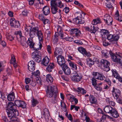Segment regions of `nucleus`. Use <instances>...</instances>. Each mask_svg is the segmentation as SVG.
I'll use <instances>...</instances> for the list:
<instances>
[{
    "label": "nucleus",
    "mask_w": 122,
    "mask_h": 122,
    "mask_svg": "<svg viewBox=\"0 0 122 122\" xmlns=\"http://www.w3.org/2000/svg\"><path fill=\"white\" fill-rule=\"evenodd\" d=\"M31 24L32 28L29 33L30 38L28 39L27 43L30 48H33L35 51H38L41 50L42 46L43 33L37 26H36L34 23L32 22Z\"/></svg>",
    "instance_id": "obj_1"
},
{
    "label": "nucleus",
    "mask_w": 122,
    "mask_h": 122,
    "mask_svg": "<svg viewBox=\"0 0 122 122\" xmlns=\"http://www.w3.org/2000/svg\"><path fill=\"white\" fill-rule=\"evenodd\" d=\"M16 106L12 102H9L7 109H6L8 117H10L13 115H18V112Z\"/></svg>",
    "instance_id": "obj_2"
},
{
    "label": "nucleus",
    "mask_w": 122,
    "mask_h": 122,
    "mask_svg": "<svg viewBox=\"0 0 122 122\" xmlns=\"http://www.w3.org/2000/svg\"><path fill=\"white\" fill-rule=\"evenodd\" d=\"M64 5L60 0H52L51 1V8L53 14H55L57 12L58 9L57 6L60 8L64 6Z\"/></svg>",
    "instance_id": "obj_3"
},
{
    "label": "nucleus",
    "mask_w": 122,
    "mask_h": 122,
    "mask_svg": "<svg viewBox=\"0 0 122 122\" xmlns=\"http://www.w3.org/2000/svg\"><path fill=\"white\" fill-rule=\"evenodd\" d=\"M109 53L111 55L112 61L119 63L122 67V53L118 52L116 54H114L111 51H109Z\"/></svg>",
    "instance_id": "obj_4"
},
{
    "label": "nucleus",
    "mask_w": 122,
    "mask_h": 122,
    "mask_svg": "<svg viewBox=\"0 0 122 122\" xmlns=\"http://www.w3.org/2000/svg\"><path fill=\"white\" fill-rule=\"evenodd\" d=\"M57 89L56 86H52L47 88L46 91V95L47 97L51 98L57 94Z\"/></svg>",
    "instance_id": "obj_5"
},
{
    "label": "nucleus",
    "mask_w": 122,
    "mask_h": 122,
    "mask_svg": "<svg viewBox=\"0 0 122 122\" xmlns=\"http://www.w3.org/2000/svg\"><path fill=\"white\" fill-rule=\"evenodd\" d=\"M82 76L80 72L75 71L73 73V75L72 77V80L76 82H79L81 81Z\"/></svg>",
    "instance_id": "obj_6"
},
{
    "label": "nucleus",
    "mask_w": 122,
    "mask_h": 122,
    "mask_svg": "<svg viewBox=\"0 0 122 122\" xmlns=\"http://www.w3.org/2000/svg\"><path fill=\"white\" fill-rule=\"evenodd\" d=\"M101 65L104 67V71L107 72L109 71L110 69L109 67L110 63L107 60L102 59L100 61Z\"/></svg>",
    "instance_id": "obj_7"
},
{
    "label": "nucleus",
    "mask_w": 122,
    "mask_h": 122,
    "mask_svg": "<svg viewBox=\"0 0 122 122\" xmlns=\"http://www.w3.org/2000/svg\"><path fill=\"white\" fill-rule=\"evenodd\" d=\"M36 51L33 52L31 54V57L33 59L36 61L39 62L41 61V57L40 52Z\"/></svg>",
    "instance_id": "obj_8"
},
{
    "label": "nucleus",
    "mask_w": 122,
    "mask_h": 122,
    "mask_svg": "<svg viewBox=\"0 0 122 122\" xmlns=\"http://www.w3.org/2000/svg\"><path fill=\"white\" fill-rule=\"evenodd\" d=\"M36 51L33 52L31 54V57L33 59L36 61L39 62L41 61V57L40 52Z\"/></svg>",
    "instance_id": "obj_9"
},
{
    "label": "nucleus",
    "mask_w": 122,
    "mask_h": 122,
    "mask_svg": "<svg viewBox=\"0 0 122 122\" xmlns=\"http://www.w3.org/2000/svg\"><path fill=\"white\" fill-rule=\"evenodd\" d=\"M92 75L94 76L95 78L101 81H103L105 79V77L102 73L93 72Z\"/></svg>",
    "instance_id": "obj_10"
},
{
    "label": "nucleus",
    "mask_w": 122,
    "mask_h": 122,
    "mask_svg": "<svg viewBox=\"0 0 122 122\" xmlns=\"http://www.w3.org/2000/svg\"><path fill=\"white\" fill-rule=\"evenodd\" d=\"M104 20L106 24L108 25H111L112 24V19L110 15L105 14L104 16Z\"/></svg>",
    "instance_id": "obj_11"
},
{
    "label": "nucleus",
    "mask_w": 122,
    "mask_h": 122,
    "mask_svg": "<svg viewBox=\"0 0 122 122\" xmlns=\"http://www.w3.org/2000/svg\"><path fill=\"white\" fill-rule=\"evenodd\" d=\"M10 25L12 27L17 28H18L20 25L19 21H16L14 18L10 19Z\"/></svg>",
    "instance_id": "obj_12"
},
{
    "label": "nucleus",
    "mask_w": 122,
    "mask_h": 122,
    "mask_svg": "<svg viewBox=\"0 0 122 122\" xmlns=\"http://www.w3.org/2000/svg\"><path fill=\"white\" fill-rule=\"evenodd\" d=\"M56 29L57 30V32H56L55 33L57 34V33H58L61 38L62 39H64L65 38V36L63 32V29L62 27L59 25H57L56 27Z\"/></svg>",
    "instance_id": "obj_13"
},
{
    "label": "nucleus",
    "mask_w": 122,
    "mask_h": 122,
    "mask_svg": "<svg viewBox=\"0 0 122 122\" xmlns=\"http://www.w3.org/2000/svg\"><path fill=\"white\" fill-rule=\"evenodd\" d=\"M112 92L113 96L115 99H117L119 97L121 92L119 89L113 87Z\"/></svg>",
    "instance_id": "obj_14"
},
{
    "label": "nucleus",
    "mask_w": 122,
    "mask_h": 122,
    "mask_svg": "<svg viewBox=\"0 0 122 122\" xmlns=\"http://www.w3.org/2000/svg\"><path fill=\"white\" fill-rule=\"evenodd\" d=\"M57 60L58 64L61 66L65 65V61L64 56L61 55L58 56Z\"/></svg>",
    "instance_id": "obj_15"
},
{
    "label": "nucleus",
    "mask_w": 122,
    "mask_h": 122,
    "mask_svg": "<svg viewBox=\"0 0 122 122\" xmlns=\"http://www.w3.org/2000/svg\"><path fill=\"white\" fill-rule=\"evenodd\" d=\"M15 104L17 107L25 108L26 107V104L24 102L18 100H15Z\"/></svg>",
    "instance_id": "obj_16"
},
{
    "label": "nucleus",
    "mask_w": 122,
    "mask_h": 122,
    "mask_svg": "<svg viewBox=\"0 0 122 122\" xmlns=\"http://www.w3.org/2000/svg\"><path fill=\"white\" fill-rule=\"evenodd\" d=\"M85 29L86 30L89 31L91 33L94 34H95L97 30V28H95L94 25H90L89 26H86L85 27Z\"/></svg>",
    "instance_id": "obj_17"
},
{
    "label": "nucleus",
    "mask_w": 122,
    "mask_h": 122,
    "mask_svg": "<svg viewBox=\"0 0 122 122\" xmlns=\"http://www.w3.org/2000/svg\"><path fill=\"white\" fill-rule=\"evenodd\" d=\"M20 42V44L24 48H25L28 47V44L26 41V39L24 36H22L21 37Z\"/></svg>",
    "instance_id": "obj_18"
},
{
    "label": "nucleus",
    "mask_w": 122,
    "mask_h": 122,
    "mask_svg": "<svg viewBox=\"0 0 122 122\" xmlns=\"http://www.w3.org/2000/svg\"><path fill=\"white\" fill-rule=\"evenodd\" d=\"M28 69L31 72H33L35 70V62L32 60L29 61L28 64Z\"/></svg>",
    "instance_id": "obj_19"
},
{
    "label": "nucleus",
    "mask_w": 122,
    "mask_h": 122,
    "mask_svg": "<svg viewBox=\"0 0 122 122\" xmlns=\"http://www.w3.org/2000/svg\"><path fill=\"white\" fill-rule=\"evenodd\" d=\"M62 69L64 74L66 75H69L71 73V71L68 66L66 65H64L62 67Z\"/></svg>",
    "instance_id": "obj_20"
},
{
    "label": "nucleus",
    "mask_w": 122,
    "mask_h": 122,
    "mask_svg": "<svg viewBox=\"0 0 122 122\" xmlns=\"http://www.w3.org/2000/svg\"><path fill=\"white\" fill-rule=\"evenodd\" d=\"M43 115L45 119H48L50 116V112L46 108H45L43 109Z\"/></svg>",
    "instance_id": "obj_21"
},
{
    "label": "nucleus",
    "mask_w": 122,
    "mask_h": 122,
    "mask_svg": "<svg viewBox=\"0 0 122 122\" xmlns=\"http://www.w3.org/2000/svg\"><path fill=\"white\" fill-rule=\"evenodd\" d=\"M55 67V66L53 63H50L46 68V71L49 72H51Z\"/></svg>",
    "instance_id": "obj_22"
},
{
    "label": "nucleus",
    "mask_w": 122,
    "mask_h": 122,
    "mask_svg": "<svg viewBox=\"0 0 122 122\" xmlns=\"http://www.w3.org/2000/svg\"><path fill=\"white\" fill-rule=\"evenodd\" d=\"M90 102L92 104H96L97 103L96 98L92 95H90L89 97Z\"/></svg>",
    "instance_id": "obj_23"
},
{
    "label": "nucleus",
    "mask_w": 122,
    "mask_h": 122,
    "mask_svg": "<svg viewBox=\"0 0 122 122\" xmlns=\"http://www.w3.org/2000/svg\"><path fill=\"white\" fill-rule=\"evenodd\" d=\"M43 14L45 15H47L50 13V9L49 7L47 6L44 7L42 9Z\"/></svg>",
    "instance_id": "obj_24"
},
{
    "label": "nucleus",
    "mask_w": 122,
    "mask_h": 122,
    "mask_svg": "<svg viewBox=\"0 0 122 122\" xmlns=\"http://www.w3.org/2000/svg\"><path fill=\"white\" fill-rule=\"evenodd\" d=\"M113 109L114 108L110 106L107 105L105 107L104 110L106 113H110Z\"/></svg>",
    "instance_id": "obj_25"
},
{
    "label": "nucleus",
    "mask_w": 122,
    "mask_h": 122,
    "mask_svg": "<svg viewBox=\"0 0 122 122\" xmlns=\"http://www.w3.org/2000/svg\"><path fill=\"white\" fill-rule=\"evenodd\" d=\"M49 62V59L47 56L45 57L41 61V64L45 66H47Z\"/></svg>",
    "instance_id": "obj_26"
},
{
    "label": "nucleus",
    "mask_w": 122,
    "mask_h": 122,
    "mask_svg": "<svg viewBox=\"0 0 122 122\" xmlns=\"http://www.w3.org/2000/svg\"><path fill=\"white\" fill-rule=\"evenodd\" d=\"M62 53V49L60 48H58L56 49L54 52V55L55 56H56L57 55H61Z\"/></svg>",
    "instance_id": "obj_27"
},
{
    "label": "nucleus",
    "mask_w": 122,
    "mask_h": 122,
    "mask_svg": "<svg viewBox=\"0 0 122 122\" xmlns=\"http://www.w3.org/2000/svg\"><path fill=\"white\" fill-rule=\"evenodd\" d=\"M8 100L10 101H12L14 100L15 98V93L14 92L8 94L7 96Z\"/></svg>",
    "instance_id": "obj_28"
},
{
    "label": "nucleus",
    "mask_w": 122,
    "mask_h": 122,
    "mask_svg": "<svg viewBox=\"0 0 122 122\" xmlns=\"http://www.w3.org/2000/svg\"><path fill=\"white\" fill-rule=\"evenodd\" d=\"M46 81L49 83H51L53 82L54 79L50 74H47L46 76Z\"/></svg>",
    "instance_id": "obj_29"
},
{
    "label": "nucleus",
    "mask_w": 122,
    "mask_h": 122,
    "mask_svg": "<svg viewBox=\"0 0 122 122\" xmlns=\"http://www.w3.org/2000/svg\"><path fill=\"white\" fill-rule=\"evenodd\" d=\"M69 64L71 68L73 70H76L77 69V65L74 62L69 60L68 61Z\"/></svg>",
    "instance_id": "obj_30"
},
{
    "label": "nucleus",
    "mask_w": 122,
    "mask_h": 122,
    "mask_svg": "<svg viewBox=\"0 0 122 122\" xmlns=\"http://www.w3.org/2000/svg\"><path fill=\"white\" fill-rule=\"evenodd\" d=\"M6 37L7 41H13L15 38V36L12 34L8 33L6 35Z\"/></svg>",
    "instance_id": "obj_31"
},
{
    "label": "nucleus",
    "mask_w": 122,
    "mask_h": 122,
    "mask_svg": "<svg viewBox=\"0 0 122 122\" xmlns=\"http://www.w3.org/2000/svg\"><path fill=\"white\" fill-rule=\"evenodd\" d=\"M18 115H13L10 117V119L11 122H20L19 119L16 117Z\"/></svg>",
    "instance_id": "obj_32"
},
{
    "label": "nucleus",
    "mask_w": 122,
    "mask_h": 122,
    "mask_svg": "<svg viewBox=\"0 0 122 122\" xmlns=\"http://www.w3.org/2000/svg\"><path fill=\"white\" fill-rule=\"evenodd\" d=\"M45 39H46L49 40L50 39L51 35V32L49 30H46L45 33Z\"/></svg>",
    "instance_id": "obj_33"
},
{
    "label": "nucleus",
    "mask_w": 122,
    "mask_h": 122,
    "mask_svg": "<svg viewBox=\"0 0 122 122\" xmlns=\"http://www.w3.org/2000/svg\"><path fill=\"white\" fill-rule=\"evenodd\" d=\"M110 114H111L112 116L115 118L118 117L119 116L117 112L114 109H113Z\"/></svg>",
    "instance_id": "obj_34"
},
{
    "label": "nucleus",
    "mask_w": 122,
    "mask_h": 122,
    "mask_svg": "<svg viewBox=\"0 0 122 122\" xmlns=\"http://www.w3.org/2000/svg\"><path fill=\"white\" fill-rule=\"evenodd\" d=\"M58 94H55V96H54L51 100V102L53 104L56 103L58 101Z\"/></svg>",
    "instance_id": "obj_35"
},
{
    "label": "nucleus",
    "mask_w": 122,
    "mask_h": 122,
    "mask_svg": "<svg viewBox=\"0 0 122 122\" xmlns=\"http://www.w3.org/2000/svg\"><path fill=\"white\" fill-rule=\"evenodd\" d=\"M100 32L102 36H104V37L107 36L109 33V31L107 30L102 29L101 30Z\"/></svg>",
    "instance_id": "obj_36"
},
{
    "label": "nucleus",
    "mask_w": 122,
    "mask_h": 122,
    "mask_svg": "<svg viewBox=\"0 0 122 122\" xmlns=\"http://www.w3.org/2000/svg\"><path fill=\"white\" fill-rule=\"evenodd\" d=\"M101 23V21L100 19L99 18H98L93 20L92 22V24L94 25H96L98 23Z\"/></svg>",
    "instance_id": "obj_37"
},
{
    "label": "nucleus",
    "mask_w": 122,
    "mask_h": 122,
    "mask_svg": "<svg viewBox=\"0 0 122 122\" xmlns=\"http://www.w3.org/2000/svg\"><path fill=\"white\" fill-rule=\"evenodd\" d=\"M86 60H87V64L90 67H91L92 65L94 64V61H92L91 59L89 58L87 59Z\"/></svg>",
    "instance_id": "obj_38"
},
{
    "label": "nucleus",
    "mask_w": 122,
    "mask_h": 122,
    "mask_svg": "<svg viewBox=\"0 0 122 122\" xmlns=\"http://www.w3.org/2000/svg\"><path fill=\"white\" fill-rule=\"evenodd\" d=\"M61 106L62 110L64 112H66V105L64 102H61Z\"/></svg>",
    "instance_id": "obj_39"
},
{
    "label": "nucleus",
    "mask_w": 122,
    "mask_h": 122,
    "mask_svg": "<svg viewBox=\"0 0 122 122\" xmlns=\"http://www.w3.org/2000/svg\"><path fill=\"white\" fill-rule=\"evenodd\" d=\"M111 71L112 75L116 78L119 75L117 71L115 69H112Z\"/></svg>",
    "instance_id": "obj_40"
},
{
    "label": "nucleus",
    "mask_w": 122,
    "mask_h": 122,
    "mask_svg": "<svg viewBox=\"0 0 122 122\" xmlns=\"http://www.w3.org/2000/svg\"><path fill=\"white\" fill-rule=\"evenodd\" d=\"M78 49V51L83 55L85 54L86 51L84 48L81 47H79Z\"/></svg>",
    "instance_id": "obj_41"
},
{
    "label": "nucleus",
    "mask_w": 122,
    "mask_h": 122,
    "mask_svg": "<svg viewBox=\"0 0 122 122\" xmlns=\"http://www.w3.org/2000/svg\"><path fill=\"white\" fill-rule=\"evenodd\" d=\"M31 102L32 106L33 107L36 106L38 103V101L34 98H33L31 100Z\"/></svg>",
    "instance_id": "obj_42"
},
{
    "label": "nucleus",
    "mask_w": 122,
    "mask_h": 122,
    "mask_svg": "<svg viewBox=\"0 0 122 122\" xmlns=\"http://www.w3.org/2000/svg\"><path fill=\"white\" fill-rule=\"evenodd\" d=\"M59 35H58V33L57 34L55 33L54 37L52 38L53 41L54 42H57L58 41V36Z\"/></svg>",
    "instance_id": "obj_43"
},
{
    "label": "nucleus",
    "mask_w": 122,
    "mask_h": 122,
    "mask_svg": "<svg viewBox=\"0 0 122 122\" xmlns=\"http://www.w3.org/2000/svg\"><path fill=\"white\" fill-rule=\"evenodd\" d=\"M78 29L77 28H74L71 29L70 30V34L74 35L75 34L76 32L78 30Z\"/></svg>",
    "instance_id": "obj_44"
},
{
    "label": "nucleus",
    "mask_w": 122,
    "mask_h": 122,
    "mask_svg": "<svg viewBox=\"0 0 122 122\" xmlns=\"http://www.w3.org/2000/svg\"><path fill=\"white\" fill-rule=\"evenodd\" d=\"M96 79L95 78L94 76V77L92 78V85H93V86L97 84V80H96Z\"/></svg>",
    "instance_id": "obj_45"
},
{
    "label": "nucleus",
    "mask_w": 122,
    "mask_h": 122,
    "mask_svg": "<svg viewBox=\"0 0 122 122\" xmlns=\"http://www.w3.org/2000/svg\"><path fill=\"white\" fill-rule=\"evenodd\" d=\"M104 81L106 82L107 84L109 85V86H111V83L110 80L108 78H107L105 79Z\"/></svg>",
    "instance_id": "obj_46"
},
{
    "label": "nucleus",
    "mask_w": 122,
    "mask_h": 122,
    "mask_svg": "<svg viewBox=\"0 0 122 122\" xmlns=\"http://www.w3.org/2000/svg\"><path fill=\"white\" fill-rule=\"evenodd\" d=\"M80 17H77L76 18L74 19L73 20L74 22L77 24H79V20H80Z\"/></svg>",
    "instance_id": "obj_47"
},
{
    "label": "nucleus",
    "mask_w": 122,
    "mask_h": 122,
    "mask_svg": "<svg viewBox=\"0 0 122 122\" xmlns=\"http://www.w3.org/2000/svg\"><path fill=\"white\" fill-rule=\"evenodd\" d=\"M94 88L98 91H101L102 90V88L100 86L98 85L97 84L94 86Z\"/></svg>",
    "instance_id": "obj_48"
},
{
    "label": "nucleus",
    "mask_w": 122,
    "mask_h": 122,
    "mask_svg": "<svg viewBox=\"0 0 122 122\" xmlns=\"http://www.w3.org/2000/svg\"><path fill=\"white\" fill-rule=\"evenodd\" d=\"M64 39H65L66 41L70 42L72 41L73 40V38L69 37H65V38Z\"/></svg>",
    "instance_id": "obj_49"
},
{
    "label": "nucleus",
    "mask_w": 122,
    "mask_h": 122,
    "mask_svg": "<svg viewBox=\"0 0 122 122\" xmlns=\"http://www.w3.org/2000/svg\"><path fill=\"white\" fill-rule=\"evenodd\" d=\"M32 74L33 75H34L36 76H38L40 74V72L39 71L37 70L35 72H32Z\"/></svg>",
    "instance_id": "obj_50"
},
{
    "label": "nucleus",
    "mask_w": 122,
    "mask_h": 122,
    "mask_svg": "<svg viewBox=\"0 0 122 122\" xmlns=\"http://www.w3.org/2000/svg\"><path fill=\"white\" fill-rule=\"evenodd\" d=\"M102 56L105 57L106 58H107L108 57V53H107L105 52L104 51H102Z\"/></svg>",
    "instance_id": "obj_51"
},
{
    "label": "nucleus",
    "mask_w": 122,
    "mask_h": 122,
    "mask_svg": "<svg viewBox=\"0 0 122 122\" xmlns=\"http://www.w3.org/2000/svg\"><path fill=\"white\" fill-rule=\"evenodd\" d=\"M119 15L118 11L117 10L115 13L114 17V18L116 19H118V17H119Z\"/></svg>",
    "instance_id": "obj_52"
},
{
    "label": "nucleus",
    "mask_w": 122,
    "mask_h": 122,
    "mask_svg": "<svg viewBox=\"0 0 122 122\" xmlns=\"http://www.w3.org/2000/svg\"><path fill=\"white\" fill-rule=\"evenodd\" d=\"M107 38L108 40H111L113 38V35L112 34H109L107 35Z\"/></svg>",
    "instance_id": "obj_53"
},
{
    "label": "nucleus",
    "mask_w": 122,
    "mask_h": 122,
    "mask_svg": "<svg viewBox=\"0 0 122 122\" xmlns=\"http://www.w3.org/2000/svg\"><path fill=\"white\" fill-rule=\"evenodd\" d=\"M110 43H109V44H117V41L113 39L112 40L110 41H109Z\"/></svg>",
    "instance_id": "obj_54"
},
{
    "label": "nucleus",
    "mask_w": 122,
    "mask_h": 122,
    "mask_svg": "<svg viewBox=\"0 0 122 122\" xmlns=\"http://www.w3.org/2000/svg\"><path fill=\"white\" fill-rule=\"evenodd\" d=\"M81 34V32L80 30H78L76 32V33L74 36H75L78 37L80 36Z\"/></svg>",
    "instance_id": "obj_55"
},
{
    "label": "nucleus",
    "mask_w": 122,
    "mask_h": 122,
    "mask_svg": "<svg viewBox=\"0 0 122 122\" xmlns=\"http://www.w3.org/2000/svg\"><path fill=\"white\" fill-rule=\"evenodd\" d=\"M38 18L39 19L42 21L45 18L44 16L42 14H40L38 15Z\"/></svg>",
    "instance_id": "obj_56"
},
{
    "label": "nucleus",
    "mask_w": 122,
    "mask_h": 122,
    "mask_svg": "<svg viewBox=\"0 0 122 122\" xmlns=\"http://www.w3.org/2000/svg\"><path fill=\"white\" fill-rule=\"evenodd\" d=\"M29 3V4L30 6L34 4L35 0H27Z\"/></svg>",
    "instance_id": "obj_57"
},
{
    "label": "nucleus",
    "mask_w": 122,
    "mask_h": 122,
    "mask_svg": "<svg viewBox=\"0 0 122 122\" xmlns=\"http://www.w3.org/2000/svg\"><path fill=\"white\" fill-rule=\"evenodd\" d=\"M11 56V59L10 61L11 63L15 62L16 60L14 55H12Z\"/></svg>",
    "instance_id": "obj_58"
},
{
    "label": "nucleus",
    "mask_w": 122,
    "mask_h": 122,
    "mask_svg": "<svg viewBox=\"0 0 122 122\" xmlns=\"http://www.w3.org/2000/svg\"><path fill=\"white\" fill-rule=\"evenodd\" d=\"M2 119L4 122H8V119L5 116L2 117Z\"/></svg>",
    "instance_id": "obj_59"
},
{
    "label": "nucleus",
    "mask_w": 122,
    "mask_h": 122,
    "mask_svg": "<svg viewBox=\"0 0 122 122\" xmlns=\"http://www.w3.org/2000/svg\"><path fill=\"white\" fill-rule=\"evenodd\" d=\"M51 47L50 45H48L47 46V50L48 52L50 54L51 53Z\"/></svg>",
    "instance_id": "obj_60"
},
{
    "label": "nucleus",
    "mask_w": 122,
    "mask_h": 122,
    "mask_svg": "<svg viewBox=\"0 0 122 122\" xmlns=\"http://www.w3.org/2000/svg\"><path fill=\"white\" fill-rule=\"evenodd\" d=\"M28 13V12L27 10H24L22 12V15L24 16H27Z\"/></svg>",
    "instance_id": "obj_61"
},
{
    "label": "nucleus",
    "mask_w": 122,
    "mask_h": 122,
    "mask_svg": "<svg viewBox=\"0 0 122 122\" xmlns=\"http://www.w3.org/2000/svg\"><path fill=\"white\" fill-rule=\"evenodd\" d=\"M63 11H65L66 13H67L69 11V8L68 7H66L63 9Z\"/></svg>",
    "instance_id": "obj_62"
},
{
    "label": "nucleus",
    "mask_w": 122,
    "mask_h": 122,
    "mask_svg": "<svg viewBox=\"0 0 122 122\" xmlns=\"http://www.w3.org/2000/svg\"><path fill=\"white\" fill-rule=\"evenodd\" d=\"M42 21L43 22V24L45 25L48 23L49 21V20L48 19H47L44 18Z\"/></svg>",
    "instance_id": "obj_63"
},
{
    "label": "nucleus",
    "mask_w": 122,
    "mask_h": 122,
    "mask_svg": "<svg viewBox=\"0 0 122 122\" xmlns=\"http://www.w3.org/2000/svg\"><path fill=\"white\" fill-rule=\"evenodd\" d=\"M30 81V78H26L25 79V82L26 84H28Z\"/></svg>",
    "instance_id": "obj_64"
}]
</instances>
